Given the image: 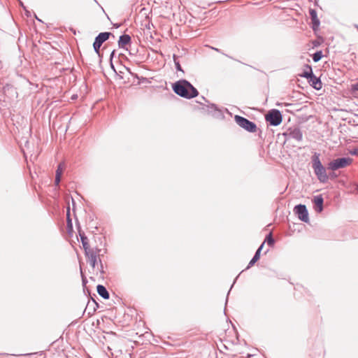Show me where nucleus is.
<instances>
[{
    "instance_id": "1",
    "label": "nucleus",
    "mask_w": 358,
    "mask_h": 358,
    "mask_svg": "<svg viewBox=\"0 0 358 358\" xmlns=\"http://www.w3.org/2000/svg\"><path fill=\"white\" fill-rule=\"evenodd\" d=\"M174 92L180 96L192 99L198 96L197 90L186 80H180L173 85Z\"/></svg>"
},
{
    "instance_id": "2",
    "label": "nucleus",
    "mask_w": 358,
    "mask_h": 358,
    "mask_svg": "<svg viewBox=\"0 0 358 358\" xmlns=\"http://www.w3.org/2000/svg\"><path fill=\"white\" fill-rule=\"evenodd\" d=\"M313 169L314 170V173L316 175L317 179L321 182H327L329 177L327 173L326 169L322 164L320 159L319 158V155L315 154L313 157Z\"/></svg>"
},
{
    "instance_id": "3",
    "label": "nucleus",
    "mask_w": 358,
    "mask_h": 358,
    "mask_svg": "<svg viewBox=\"0 0 358 358\" xmlns=\"http://www.w3.org/2000/svg\"><path fill=\"white\" fill-rule=\"evenodd\" d=\"M352 162V159L350 157L338 158L330 162L328 164V169L331 171H336L350 165Z\"/></svg>"
},
{
    "instance_id": "4",
    "label": "nucleus",
    "mask_w": 358,
    "mask_h": 358,
    "mask_svg": "<svg viewBox=\"0 0 358 358\" xmlns=\"http://www.w3.org/2000/svg\"><path fill=\"white\" fill-rule=\"evenodd\" d=\"M265 119L271 125L278 126L282 122V117L278 110L272 109L266 115Z\"/></svg>"
},
{
    "instance_id": "5",
    "label": "nucleus",
    "mask_w": 358,
    "mask_h": 358,
    "mask_svg": "<svg viewBox=\"0 0 358 358\" xmlns=\"http://www.w3.org/2000/svg\"><path fill=\"white\" fill-rule=\"evenodd\" d=\"M235 120L236 123L241 127L242 128L245 129V130L250 131V132H255L256 131L257 126L256 124L248 120V119L241 117L238 115L235 116Z\"/></svg>"
},
{
    "instance_id": "6",
    "label": "nucleus",
    "mask_w": 358,
    "mask_h": 358,
    "mask_svg": "<svg viewBox=\"0 0 358 358\" xmlns=\"http://www.w3.org/2000/svg\"><path fill=\"white\" fill-rule=\"evenodd\" d=\"M85 255L87 258V261L90 263V266L94 268L96 264H97V260L99 256L100 250L98 248H90L85 250Z\"/></svg>"
},
{
    "instance_id": "7",
    "label": "nucleus",
    "mask_w": 358,
    "mask_h": 358,
    "mask_svg": "<svg viewBox=\"0 0 358 358\" xmlns=\"http://www.w3.org/2000/svg\"><path fill=\"white\" fill-rule=\"evenodd\" d=\"M294 212L298 215L299 220L308 222L309 220L308 213L305 205L299 204L294 207Z\"/></svg>"
},
{
    "instance_id": "8",
    "label": "nucleus",
    "mask_w": 358,
    "mask_h": 358,
    "mask_svg": "<svg viewBox=\"0 0 358 358\" xmlns=\"http://www.w3.org/2000/svg\"><path fill=\"white\" fill-rule=\"evenodd\" d=\"M288 138H292L297 141H301L303 138V134L299 128H289L285 134Z\"/></svg>"
},
{
    "instance_id": "9",
    "label": "nucleus",
    "mask_w": 358,
    "mask_h": 358,
    "mask_svg": "<svg viewBox=\"0 0 358 358\" xmlns=\"http://www.w3.org/2000/svg\"><path fill=\"white\" fill-rule=\"evenodd\" d=\"M314 209L317 213H321L323 210L324 199L322 195L315 196L313 199Z\"/></svg>"
},
{
    "instance_id": "10",
    "label": "nucleus",
    "mask_w": 358,
    "mask_h": 358,
    "mask_svg": "<svg viewBox=\"0 0 358 358\" xmlns=\"http://www.w3.org/2000/svg\"><path fill=\"white\" fill-rule=\"evenodd\" d=\"M131 42V37L124 34L120 37L118 41V45L120 48H124L127 45H128Z\"/></svg>"
},
{
    "instance_id": "11",
    "label": "nucleus",
    "mask_w": 358,
    "mask_h": 358,
    "mask_svg": "<svg viewBox=\"0 0 358 358\" xmlns=\"http://www.w3.org/2000/svg\"><path fill=\"white\" fill-rule=\"evenodd\" d=\"M110 35L109 32H102L100 33L95 38L96 42L102 45L106 41H107Z\"/></svg>"
},
{
    "instance_id": "12",
    "label": "nucleus",
    "mask_w": 358,
    "mask_h": 358,
    "mask_svg": "<svg viewBox=\"0 0 358 358\" xmlns=\"http://www.w3.org/2000/svg\"><path fill=\"white\" fill-rule=\"evenodd\" d=\"M98 294L105 299H109V293L103 285H99L96 287Z\"/></svg>"
},
{
    "instance_id": "13",
    "label": "nucleus",
    "mask_w": 358,
    "mask_h": 358,
    "mask_svg": "<svg viewBox=\"0 0 358 358\" xmlns=\"http://www.w3.org/2000/svg\"><path fill=\"white\" fill-rule=\"evenodd\" d=\"M309 83H311V85L316 90H320L322 88V83L320 80L317 78L315 75L312 77L308 78Z\"/></svg>"
},
{
    "instance_id": "14",
    "label": "nucleus",
    "mask_w": 358,
    "mask_h": 358,
    "mask_svg": "<svg viewBox=\"0 0 358 358\" xmlns=\"http://www.w3.org/2000/svg\"><path fill=\"white\" fill-rule=\"evenodd\" d=\"M264 242L260 245V247L258 248V250L256 251L254 257H252V259L250 260V262H249V264H248V268L252 266V265H254V264L259 260V257H260V252L264 246Z\"/></svg>"
},
{
    "instance_id": "15",
    "label": "nucleus",
    "mask_w": 358,
    "mask_h": 358,
    "mask_svg": "<svg viewBox=\"0 0 358 358\" xmlns=\"http://www.w3.org/2000/svg\"><path fill=\"white\" fill-rule=\"evenodd\" d=\"M310 16L314 27H318L320 20L317 18V12L314 9H310L309 11Z\"/></svg>"
},
{
    "instance_id": "16",
    "label": "nucleus",
    "mask_w": 358,
    "mask_h": 358,
    "mask_svg": "<svg viewBox=\"0 0 358 358\" xmlns=\"http://www.w3.org/2000/svg\"><path fill=\"white\" fill-rule=\"evenodd\" d=\"M301 76L307 79L312 78L314 76V74L313 73L311 67L308 65H306L303 73Z\"/></svg>"
},
{
    "instance_id": "17",
    "label": "nucleus",
    "mask_w": 358,
    "mask_h": 358,
    "mask_svg": "<svg viewBox=\"0 0 358 358\" xmlns=\"http://www.w3.org/2000/svg\"><path fill=\"white\" fill-rule=\"evenodd\" d=\"M80 236L81 243L83 244V247L84 250H85L88 249L89 248H90L89 243H88L87 237L85 236L84 234H80Z\"/></svg>"
},
{
    "instance_id": "18",
    "label": "nucleus",
    "mask_w": 358,
    "mask_h": 358,
    "mask_svg": "<svg viewBox=\"0 0 358 358\" xmlns=\"http://www.w3.org/2000/svg\"><path fill=\"white\" fill-rule=\"evenodd\" d=\"M322 57V53L321 51H317L313 55V59L315 62H319Z\"/></svg>"
},
{
    "instance_id": "19",
    "label": "nucleus",
    "mask_w": 358,
    "mask_h": 358,
    "mask_svg": "<svg viewBox=\"0 0 358 358\" xmlns=\"http://www.w3.org/2000/svg\"><path fill=\"white\" fill-rule=\"evenodd\" d=\"M265 241H266L270 246H273L274 245V239L272 237L271 233L266 236Z\"/></svg>"
},
{
    "instance_id": "20",
    "label": "nucleus",
    "mask_w": 358,
    "mask_h": 358,
    "mask_svg": "<svg viewBox=\"0 0 358 358\" xmlns=\"http://www.w3.org/2000/svg\"><path fill=\"white\" fill-rule=\"evenodd\" d=\"M173 61H174L176 69L178 71H182L180 64L179 62L178 61V58L176 55H173Z\"/></svg>"
},
{
    "instance_id": "21",
    "label": "nucleus",
    "mask_w": 358,
    "mask_h": 358,
    "mask_svg": "<svg viewBox=\"0 0 358 358\" xmlns=\"http://www.w3.org/2000/svg\"><path fill=\"white\" fill-rule=\"evenodd\" d=\"M101 46V45L99 44V43H97L96 41L94 42L93 47H94V50L96 54H99V50H100Z\"/></svg>"
},
{
    "instance_id": "22",
    "label": "nucleus",
    "mask_w": 358,
    "mask_h": 358,
    "mask_svg": "<svg viewBox=\"0 0 358 358\" xmlns=\"http://www.w3.org/2000/svg\"><path fill=\"white\" fill-rule=\"evenodd\" d=\"M63 170H64V165L62 164H60L57 167V169L56 171V174L59 173V176H61L63 173Z\"/></svg>"
},
{
    "instance_id": "23",
    "label": "nucleus",
    "mask_w": 358,
    "mask_h": 358,
    "mask_svg": "<svg viewBox=\"0 0 358 358\" xmlns=\"http://www.w3.org/2000/svg\"><path fill=\"white\" fill-rule=\"evenodd\" d=\"M350 154L352 155H358V148L350 150Z\"/></svg>"
},
{
    "instance_id": "24",
    "label": "nucleus",
    "mask_w": 358,
    "mask_h": 358,
    "mask_svg": "<svg viewBox=\"0 0 358 358\" xmlns=\"http://www.w3.org/2000/svg\"><path fill=\"white\" fill-rule=\"evenodd\" d=\"M60 180H61V176H59V173L56 174L55 180L56 185H59Z\"/></svg>"
},
{
    "instance_id": "25",
    "label": "nucleus",
    "mask_w": 358,
    "mask_h": 358,
    "mask_svg": "<svg viewBox=\"0 0 358 358\" xmlns=\"http://www.w3.org/2000/svg\"><path fill=\"white\" fill-rule=\"evenodd\" d=\"M352 90L353 91H358V82L355 84H353L352 85Z\"/></svg>"
},
{
    "instance_id": "26",
    "label": "nucleus",
    "mask_w": 358,
    "mask_h": 358,
    "mask_svg": "<svg viewBox=\"0 0 358 358\" xmlns=\"http://www.w3.org/2000/svg\"><path fill=\"white\" fill-rule=\"evenodd\" d=\"M67 220H68L69 224H71V220L69 218V210H68V213H67Z\"/></svg>"
},
{
    "instance_id": "27",
    "label": "nucleus",
    "mask_w": 358,
    "mask_h": 358,
    "mask_svg": "<svg viewBox=\"0 0 358 358\" xmlns=\"http://www.w3.org/2000/svg\"><path fill=\"white\" fill-rule=\"evenodd\" d=\"M115 27H116L117 28H118V27H120V25H119V24H115Z\"/></svg>"
},
{
    "instance_id": "28",
    "label": "nucleus",
    "mask_w": 358,
    "mask_h": 358,
    "mask_svg": "<svg viewBox=\"0 0 358 358\" xmlns=\"http://www.w3.org/2000/svg\"><path fill=\"white\" fill-rule=\"evenodd\" d=\"M83 283L85 282V280L84 278H83Z\"/></svg>"
}]
</instances>
